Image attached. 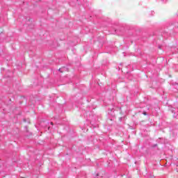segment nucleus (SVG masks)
Listing matches in <instances>:
<instances>
[{
    "label": "nucleus",
    "mask_w": 178,
    "mask_h": 178,
    "mask_svg": "<svg viewBox=\"0 0 178 178\" xmlns=\"http://www.w3.org/2000/svg\"><path fill=\"white\" fill-rule=\"evenodd\" d=\"M58 70H59V72H60L61 73H63V71H62V69H61V68H60Z\"/></svg>",
    "instance_id": "f03ea898"
},
{
    "label": "nucleus",
    "mask_w": 178,
    "mask_h": 178,
    "mask_svg": "<svg viewBox=\"0 0 178 178\" xmlns=\"http://www.w3.org/2000/svg\"><path fill=\"white\" fill-rule=\"evenodd\" d=\"M144 115H147V113H145Z\"/></svg>",
    "instance_id": "20e7f679"
},
{
    "label": "nucleus",
    "mask_w": 178,
    "mask_h": 178,
    "mask_svg": "<svg viewBox=\"0 0 178 178\" xmlns=\"http://www.w3.org/2000/svg\"><path fill=\"white\" fill-rule=\"evenodd\" d=\"M51 126H54V122H51Z\"/></svg>",
    "instance_id": "7ed1b4c3"
},
{
    "label": "nucleus",
    "mask_w": 178,
    "mask_h": 178,
    "mask_svg": "<svg viewBox=\"0 0 178 178\" xmlns=\"http://www.w3.org/2000/svg\"><path fill=\"white\" fill-rule=\"evenodd\" d=\"M170 111L172 113H175V108H171Z\"/></svg>",
    "instance_id": "f257e3e1"
}]
</instances>
